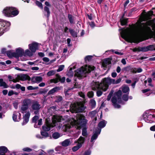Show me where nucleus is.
I'll use <instances>...</instances> for the list:
<instances>
[{
	"label": "nucleus",
	"instance_id": "f257e3e1",
	"mask_svg": "<svg viewBox=\"0 0 155 155\" xmlns=\"http://www.w3.org/2000/svg\"><path fill=\"white\" fill-rule=\"evenodd\" d=\"M142 25L141 22L138 21L136 25H133L130 28L122 29L120 32L121 37L123 39H143L140 38L143 33Z\"/></svg>",
	"mask_w": 155,
	"mask_h": 155
},
{
	"label": "nucleus",
	"instance_id": "f03ea898",
	"mask_svg": "<svg viewBox=\"0 0 155 155\" xmlns=\"http://www.w3.org/2000/svg\"><path fill=\"white\" fill-rule=\"evenodd\" d=\"M86 123L84 117L78 115L77 118V120L73 118L70 119L68 123L64 125L63 128L65 131H67L72 126H75L78 129L83 127L82 129V135L83 136H86L87 135V128L84 127Z\"/></svg>",
	"mask_w": 155,
	"mask_h": 155
},
{
	"label": "nucleus",
	"instance_id": "7ed1b4c3",
	"mask_svg": "<svg viewBox=\"0 0 155 155\" xmlns=\"http://www.w3.org/2000/svg\"><path fill=\"white\" fill-rule=\"evenodd\" d=\"M63 119V117L61 116L54 115L53 118V124H50L49 119H47L46 120V124L42 126V129L45 131H48L51 127H53L56 125L55 123L57 122H61Z\"/></svg>",
	"mask_w": 155,
	"mask_h": 155
},
{
	"label": "nucleus",
	"instance_id": "20e7f679",
	"mask_svg": "<svg viewBox=\"0 0 155 155\" xmlns=\"http://www.w3.org/2000/svg\"><path fill=\"white\" fill-rule=\"evenodd\" d=\"M3 13L7 17H12L17 15L19 11L16 8L13 7H7L3 9Z\"/></svg>",
	"mask_w": 155,
	"mask_h": 155
},
{
	"label": "nucleus",
	"instance_id": "39448f33",
	"mask_svg": "<svg viewBox=\"0 0 155 155\" xmlns=\"http://www.w3.org/2000/svg\"><path fill=\"white\" fill-rule=\"evenodd\" d=\"M6 54L9 58L13 57L17 58L19 57L24 56V49L21 48H18L15 49V52H13L10 50L7 51Z\"/></svg>",
	"mask_w": 155,
	"mask_h": 155
},
{
	"label": "nucleus",
	"instance_id": "423d86ee",
	"mask_svg": "<svg viewBox=\"0 0 155 155\" xmlns=\"http://www.w3.org/2000/svg\"><path fill=\"white\" fill-rule=\"evenodd\" d=\"M121 94L122 91L121 90H119L116 93L115 96L112 98V102L115 108H119L120 107V105H118L117 103L123 104L121 98Z\"/></svg>",
	"mask_w": 155,
	"mask_h": 155
},
{
	"label": "nucleus",
	"instance_id": "0eeeda50",
	"mask_svg": "<svg viewBox=\"0 0 155 155\" xmlns=\"http://www.w3.org/2000/svg\"><path fill=\"white\" fill-rule=\"evenodd\" d=\"M85 109L84 104L81 102H78L71 105L70 110L72 113L81 112Z\"/></svg>",
	"mask_w": 155,
	"mask_h": 155
},
{
	"label": "nucleus",
	"instance_id": "6e6552de",
	"mask_svg": "<svg viewBox=\"0 0 155 155\" xmlns=\"http://www.w3.org/2000/svg\"><path fill=\"white\" fill-rule=\"evenodd\" d=\"M10 25L9 21L0 19V36L9 29Z\"/></svg>",
	"mask_w": 155,
	"mask_h": 155
},
{
	"label": "nucleus",
	"instance_id": "1a4fd4ad",
	"mask_svg": "<svg viewBox=\"0 0 155 155\" xmlns=\"http://www.w3.org/2000/svg\"><path fill=\"white\" fill-rule=\"evenodd\" d=\"M87 65L82 66L81 68L76 71L74 74L75 77L79 78H82L87 76Z\"/></svg>",
	"mask_w": 155,
	"mask_h": 155
},
{
	"label": "nucleus",
	"instance_id": "9d476101",
	"mask_svg": "<svg viewBox=\"0 0 155 155\" xmlns=\"http://www.w3.org/2000/svg\"><path fill=\"white\" fill-rule=\"evenodd\" d=\"M153 21L152 20H150L146 22V24H143L145 28L147 30V33L151 37V38L155 37V31H153L150 27L148 26L152 25L153 23Z\"/></svg>",
	"mask_w": 155,
	"mask_h": 155
},
{
	"label": "nucleus",
	"instance_id": "9b49d317",
	"mask_svg": "<svg viewBox=\"0 0 155 155\" xmlns=\"http://www.w3.org/2000/svg\"><path fill=\"white\" fill-rule=\"evenodd\" d=\"M114 79L109 78H104L102 82L101 83V86H102V90L106 91L108 87V85L113 84Z\"/></svg>",
	"mask_w": 155,
	"mask_h": 155
},
{
	"label": "nucleus",
	"instance_id": "f8f14e48",
	"mask_svg": "<svg viewBox=\"0 0 155 155\" xmlns=\"http://www.w3.org/2000/svg\"><path fill=\"white\" fill-rule=\"evenodd\" d=\"M101 131V130L98 128L94 132L91 138V143L89 144V149L93 147L95 140L97 138L98 136L100 134Z\"/></svg>",
	"mask_w": 155,
	"mask_h": 155
},
{
	"label": "nucleus",
	"instance_id": "ddd939ff",
	"mask_svg": "<svg viewBox=\"0 0 155 155\" xmlns=\"http://www.w3.org/2000/svg\"><path fill=\"white\" fill-rule=\"evenodd\" d=\"M84 138L82 137H80L78 140H76L74 143H77L78 144L76 146H74L72 148V150L73 151L75 152L81 148L84 143Z\"/></svg>",
	"mask_w": 155,
	"mask_h": 155
},
{
	"label": "nucleus",
	"instance_id": "4468645a",
	"mask_svg": "<svg viewBox=\"0 0 155 155\" xmlns=\"http://www.w3.org/2000/svg\"><path fill=\"white\" fill-rule=\"evenodd\" d=\"M31 103L30 99H25L23 101V104L21 108V110L22 113H24L27 110Z\"/></svg>",
	"mask_w": 155,
	"mask_h": 155
},
{
	"label": "nucleus",
	"instance_id": "2eb2a0df",
	"mask_svg": "<svg viewBox=\"0 0 155 155\" xmlns=\"http://www.w3.org/2000/svg\"><path fill=\"white\" fill-rule=\"evenodd\" d=\"M155 117L154 115L148 114L145 112L143 114V118L145 121L148 123H151L153 122V118Z\"/></svg>",
	"mask_w": 155,
	"mask_h": 155
},
{
	"label": "nucleus",
	"instance_id": "dca6fc26",
	"mask_svg": "<svg viewBox=\"0 0 155 155\" xmlns=\"http://www.w3.org/2000/svg\"><path fill=\"white\" fill-rule=\"evenodd\" d=\"M38 44L37 42H33L28 45L29 49L33 53L38 49Z\"/></svg>",
	"mask_w": 155,
	"mask_h": 155
},
{
	"label": "nucleus",
	"instance_id": "f3484780",
	"mask_svg": "<svg viewBox=\"0 0 155 155\" xmlns=\"http://www.w3.org/2000/svg\"><path fill=\"white\" fill-rule=\"evenodd\" d=\"M91 86L93 90H96L98 89L102 90L103 87L101 86V83L99 82L93 81L91 83Z\"/></svg>",
	"mask_w": 155,
	"mask_h": 155
},
{
	"label": "nucleus",
	"instance_id": "a211bd4d",
	"mask_svg": "<svg viewBox=\"0 0 155 155\" xmlns=\"http://www.w3.org/2000/svg\"><path fill=\"white\" fill-rule=\"evenodd\" d=\"M76 64L75 63H74L70 66L71 67L70 68L69 70L68 71L67 74V75L69 77L71 78L73 76L74 72L72 70L73 69H74L76 68Z\"/></svg>",
	"mask_w": 155,
	"mask_h": 155
},
{
	"label": "nucleus",
	"instance_id": "6ab92c4d",
	"mask_svg": "<svg viewBox=\"0 0 155 155\" xmlns=\"http://www.w3.org/2000/svg\"><path fill=\"white\" fill-rule=\"evenodd\" d=\"M30 115V113L29 111L26 112L23 116V121L22 123V125H25L28 122Z\"/></svg>",
	"mask_w": 155,
	"mask_h": 155
},
{
	"label": "nucleus",
	"instance_id": "aec40b11",
	"mask_svg": "<svg viewBox=\"0 0 155 155\" xmlns=\"http://www.w3.org/2000/svg\"><path fill=\"white\" fill-rule=\"evenodd\" d=\"M56 76L58 77V78L53 79L50 80V83H57L58 82V80H60V81L62 83L64 82L65 80V78L64 77H63L62 78H61L60 76H58V74H56Z\"/></svg>",
	"mask_w": 155,
	"mask_h": 155
},
{
	"label": "nucleus",
	"instance_id": "412c9836",
	"mask_svg": "<svg viewBox=\"0 0 155 155\" xmlns=\"http://www.w3.org/2000/svg\"><path fill=\"white\" fill-rule=\"evenodd\" d=\"M21 116V114L20 113L14 112L12 116L13 120L15 122L19 121L20 120Z\"/></svg>",
	"mask_w": 155,
	"mask_h": 155
},
{
	"label": "nucleus",
	"instance_id": "4be33fe9",
	"mask_svg": "<svg viewBox=\"0 0 155 155\" xmlns=\"http://www.w3.org/2000/svg\"><path fill=\"white\" fill-rule=\"evenodd\" d=\"M31 108L33 110H38L41 108V105L38 102L34 101L33 103Z\"/></svg>",
	"mask_w": 155,
	"mask_h": 155
},
{
	"label": "nucleus",
	"instance_id": "5701e85b",
	"mask_svg": "<svg viewBox=\"0 0 155 155\" xmlns=\"http://www.w3.org/2000/svg\"><path fill=\"white\" fill-rule=\"evenodd\" d=\"M29 77L28 75L26 74H18L17 75L18 82L19 80L24 81L28 79Z\"/></svg>",
	"mask_w": 155,
	"mask_h": 155
},
{
	"label": "nucleus",
	"instance_id": "b1692460",
	"mask_svg": "<svg viewBox=\"0 0 155 155\" xmlns=\"http://www.w3.org/2000/svg\"><path fill=\"white\" fill-rule=\"evenodd\" d=\"M71 138L65 140L61 143V144L63 147H66L70 145L71 143Z\"/></svg>",
	"mask_w": 155,
	"mask_h": 155
},
{
	"label": "nucleus",
	"instance_id": "393cba45",
	"mask_svg": "<svg viewBox=\"0 0 155 155\" xmlns=\"http://www.w3.org/2000/svg\"><path fill=\"white\" fill-rule=\"evenodd\" d=\"M89 116L92 118H94L95 122L97 120V116H98L97 111L94 110L91 112L89 113Z\"/></svg>",
	"mask_w": 155,
	"mask_h": 155
},
{
	"label": "nucleus",
	"instance_id": "a878e982",
	"mask_svg": "<svg viewBox=\"0 0 155 155\" xmlns=\"http://www.w3.org/2000/svg\"><path fill=\"white\" fill-rule=\"evenodd\" d=\"M34 53L29 49H27L25 51L24 50V56H27L31 57L33 55Z\"/></svg>",
	"mask_w": 155,
	"mask_h": 155
},
{
	"label": "nucleus",
	"instance_id": "bb28decb",
	"mask_svg": "<svg viewBox=\"0 0 155 155\" xmlns=\"http://www.w3.org/2000/svg\"><path fill=\"white\" fill-rule=\"evenodd\" d=\"M142 92L143 93H146L147 92L146 95L147 96H149L151 93H153L155 94V90L152 91L150 89H147L142 90Z\"/></svg>",
	"mask_w": 155,
	"mask_h": 155
},
{
	"label": "nucleus",
	"instance_id": "cd10ccee",
	"mask_svg": "<svg viewBox=\"0 0 155 155\" xmlns=\"http://www.w3.org/2000/svg\"><path fill=\"white\" fill-rule=\"evenodd\" d=\"M42 80L43 78L41 76H35L33 77L32 78V80L33 82L38 83L41 81Z\"/></svg>",
	"mask_w": 155,
	"mask_h": 155
},
{
	"label": "nucleus",
	"instance_id": "c85d7f7f",
	"mask_svg": "<svg viewBox=\"0 0 155 155\" xmlns=\"http://www.w3.org/2000/svg\"><path fill=\"white\" fill-rule=\"evenodd\" d=\"M107 123V121L104 120H102L98 124V126L100 128V129L101 130V128L104 127L106 126Z\"/></svg>",
	"mask_w": 155,
	"mask_h": 155
},
{
	"label": "nucleus",
	"instance_id": "c756f323",
	"mask_svg": "<svg viewBox=\"0 0 155 155\" xmlns=\"http://www.w3.org/2000/svg\"><path fill=\"white\" fill-rule=\"evenodd\" d=\"M141 39H125L126 41L127 42L131 43H134L137 44L140 42L142 41Z\"/></svg>",
	"mask_w": 155,
	"mask_h": 155
},
{
	"label": "nucleus",
	"instance_id": "7c9ffc66",
	"mask_svg": "<svg viewBox=\"0 0 155 155\" xmlns=\"http://www.w3.org/2000/svg\"><path fill=\"white\" fill-rule=\"evenodd\" d=\"M44 14L45 16L48 18L50 14L49 8L47 6H45L44 8Z\"/></svg>",
	"mask_w": 155,
	"mask_h": 155
},
{
	"label": "nucleus",
	"instance_id": "2f4dec72",
	"mask_svg": "<svg viewBox=\"0 0 155 155\" xmlns=\"http://www.w3.org/2000/svg\"><path fill=\"white\" fill-rule=\"evenodd\" d=\"M8 78L10 81H12L14 83L18 82L17 75H15L14 77H13L10 75L8 76Z\"/></svg>",
	"mask_w": 155,
	"mask_h": 155
},
{
	"label": "nucleus",
	"instance_id": "473e14b6",
	"mask_svg": "<svg viewBox=\"0 0 155 155\" xmlns=\"http://www.w3.org/2000/svg\"><path fill=\"white\" fill-rule=\"evenodd\" d=\"M110 63L111 61L110 59L109 58H107L104 60L102 64L104 67H106L107 65L110 64Z\"/></svg>",
	"mask_w": 155,
	"mask_h": 155
},
{
	"label": "nucleus",
	"instance_id": "72a5a7b5",
	"mask_svg": "<svg viewBox=\"0 0 155 155\" xmlns=\"http://www.w3.org/2000/svg\"><path fill=\"white\" fill-rule=\"evenodd\" d=\"M89 105L91 107V109H93L95 107L96 103L94 99L90 100L89 103Z\"/></svg>",
	"mask_w": 155,
	"mask_h": 155
},
{
	"label": "nucleus",
	"instance_id": "f704fd0d",
	"mask_svg": "<svg viewBox=\"0 0 155 155\" xmlns=\"http://www.w3.org/2000/svg\"><path fill=\"white\" fill-rule=\"evenodd\" d=\"M60 90V88L58 87H55L51 90H50L48 93V94H51L54 93L55 92Z\"/></svg>",
	"mask_w": 155,
	"mask_h": 155
},
{
	"label": "nucleus",
	"instance_id": "c9c22d12",
	"mask_svg": "<svg viewBox=\"0 0 155 155\" xmlns=\"http://www.w3.org/2000/svg\"><path fill=\"white\" fill-rule=\"evenodd\" d=\"M121 89L123 93H128V94L130 90V89L128 87L126 86H123L122 87Z\"/></svg>",
	"mask_w": 155,
	"mask_h": 155
},
{
	"label": "nucleus",
	"instance_id": "e433bc0d",
	"mask_svg": "<svg viewBox=\"0 0 155 155\" xmlns=\"http://www.w3.org/2000/svg\"><path fill=\"white\" fill-rule=\"evenodd\" d=\"M8 151L7 148L5 146L0 147V153H5Z\"/></svg>",
	"mask_w": 155,
	"mask_h": 155
},
{
	"label": "nucleus",
	"instance_id": "4c0bfd02",
	"mask_svg": "<svg viewBox=\"0 0 155 155\" xmlns=\"http://www.w3.org/2000/svg\"><path fill=\"white\" fill-rule=\"evenodd\" d=\"M0 86L3 87L4 88H7L8 87V85L5 82L3 81V80L2 79H0Z\"/></svg>",
	"mask_w": 155,
	"mask_h": 155
},
{
	"label": "nucleus",
	"instance_id": "58836bf2",
	"mask_svg": "<svg viewBox=\"0 0 155 155\" xmlns=\"http://www.w3.org/2000/svg\"><path fill=\"white\" fill-rule=\"evenodd\" d=\"M127 18H124L123 17L120 20L121 25L122 26L126 25L127 23Z\"/></svg>",
	"mask_w": 155,
	"mask_h": 155
},
{
	"label": "nucleus",
	"instance_id": "ea45409f",
	"mask_svg": "<svg viewBox=\"0 0 155 155\" xmlns=\"http://www.w3.org/2000/svg\"><path fill=\"white\" fill-rule=\"evenodd\" d=\"M69 31L71 34L73 36L74 38L77 37V34L76 32H75L73 29H70Z\"/></svg>",
	"mask_w": 155,
	"mask_h": 155
},
{
	"label": "nucleus",
	"instance_id": "a19ab883",
	"mask_svg": "<svg viewBox=\"0 0 155 155\" xmlns=\"http://www.w3.org/2000/svg\"><path fill=\"white\" fill-rule=\"evenodd\" d=\"M142 71V69L140 68H134L132 72L133 73H140Z\"/></svg>",
	"mask_w": 155,
	"mask_h": 155
},
{
	"label": "nucleus",
	"instance_id": "79ce46f5",
	"mask_svg": "<svg viewBox=\"0 0 155 155\" xmlns=\"http://www.w3.org/2000/svg\"><path fill=\"white\" fill-rule=\"evenodd\" d=\"M95 68L94 66L91 65L88 66V73L94 71Z\"/></svg>",
	"mask_w": 155,
	"mask_h": 155
},
{
	"label": "nucleus",
	"instance_id": "37998d69",
	"mask_svg": "<svg viewBox=\"0 0 155 155\" xmlns=\"http://www.w3.org/2000/svg\"><path fill=\"white\" fill-rule=\"evenodd\" d=\"M56 72V70H51L48 71L47 73V75L48 76H51L54 75Z\"/></svg>",
	"mask_w": 155,
	"mask_h": 155
},
{
	"label": "nucleus",
	"instance_id": "c03bdc74",
	"mask_svg": "<svg viewBox=\"0 0 155 155\" xmlns=\"http://www.w3.org/2000/svg\"><path fill=\"white\" fill-rule=\"evenodd\" d=\"M148 51L155 50V45H151L147 46Z\"/></svg>",
	"mask_w": 155,
	"mask_h": 155
},
{
	"label": "nucleus",
	"instance_id": "a18cd8bd",
	"mask_svg": "<svg viewBox=\"0 0 155 155\" xmlns=\"http://www.w3.org/2000/svg\"><path fill=\"white\" fill-rule=\"evenodd\" d=\"M41 135L42 137L45 138L49 136V135L47 132L41 131Z\"/></svg>",
	"mask_w": 155,
	"mask_h": 155
},
{
	"label": "nucleus",
	"instance_id": "49530a36",
	"mask_svg": "<svg viewBox=\"0 0 155 155\" xmlns=\"http://www.w3.org/2000/svg\"><path fill=\"white\" fill-rule=\"evenodd\" d=\"M60 134L57 132L54 133L52 135L53 137L55 139H58L60 137Z\"/></svg>",
	"mask_w": 155,
	"mask_h": 155
},
{
	"label": "nucleus",
	"instance_id": "de8ad7c7",
	"mask_svg": "<svg viewBox=\"0 0 155 155\" xmlns=\"http://www.w3.org/2000/svg\"><path fill=\"white\" fill-rule=\"evenodd\" d=\"M35 3L36 5L39 7H40L41 9H43V6L41 3L38 1H36L35 2Z\"/></svg>",
	"mask_w": 155,
	"mask_h": 155
},
{
	"label": "nucleus",
	"instance_id": "09e8293b",
	"mask_svg": "<svg viewBox=\"0 0 155 155\" xmlns=\"http://www.w3.org/2000/svg\"><path fill=\"white\" fill-rule=\"evenodd\" d=\"M68 18L69 21L70 22L71 24L74 23V19L73 18L72 16L71 15H68Z\"/></svg>",
	"mask_w": 155,
	"mask_h": 155
},
{
	"label": "nucleus",
	"instance_id": "8fccbe9b",
	"mask_svg": "<svg viewBox=\"0 0 155 155\" xmlns=\"http://www.w3.org/2000/svg\"><path fill=\"white\" fill-rule=\"evenodd\" d=\"M78 88V87H77V86H76V84H74V87L71 88H69L66 91H64V93H65V95L67 96V95H69V94H68V91L69 90H72V89H73L74 88Z\"/></svg>",
	"mask_w": 155,
	"mask_h": 155
},
{
	"label": "nucleus",
	"instance_id": "3c124183",
	"mask_svg": "<svg viewBox=\"0 0 155 155\" xmlns=\"http://www.w3.org/2000/svg\"><path fill=\"white\" fill-rule=\"evenodd\" d=\"M44 153V152L41 150H39L36 152L35 154V155H42Z\"/></svg>",
	"mask_w": 155,
	"mask_h": 155
},
{
	"label": "nucleus",
	"instance_id": "603ef678",
	"mask_svg": "<svg viewBox=\"0 0 155 155\" xmlns=\"http://www.w3.org/2000/svg\"><path fill=\"white\" fill-rule=\"evenodd\" d=\"M140 51H148V49H147V47H139Z\"/></svg>",
	"mask_w": 155,
	"mask_h": 155
},
{
	"label": "nucleus",
	"instance_id": "864d4df0",
	"mask_svg": "<svg viewBox=\"0 0 155 155\" xmlns=\"http://www.w3.org/2000/svg\"><path fill=\"white\" fill-rule=\"evenodd\" d=\"M64 66L63 65H61L58 68L57 70V72H59L62 71L64 68Z\"/></svg>",
	"mask_w": 155,
	"mask_h": 155
},
{
	"label": "nucleus",
	"instance_id": "5fc2aeb1",
	"mask_svg": "<svg viewBox=\"0 0 155 155\" xmlns=\"http://www.w3.org/2000/svg\"><path fill=\"white\" fill-rule=\"evenodd\" d=\"M114 81H113V84H118L120 82L121 80V78H119L117 79L116 81H115V80L114 79Z\"/></svg>",
	"mask_w": 155,
	"mask_h": 155
},
{
	"label": "nucleus",
	"instance_id": "6e6d98bb",
	"mask_svg": "<svg viewBox=\"0 0 155 155\" xmlns=\"http://www.w3.org/2000/svg\"><path fill=\"white\" fill-rule=\"evenodd\" d=\"M122 99L125 101H127L128 99V95L127 94H124L123 96Z\"/></svg>",
	"mask_w": 155,
	"mask_h": 155
},
{
	"label": "nucleus",
	"instance_id": "4d7b16f0",
	"mask_svg": "<svg viewBox=\"0 0 155 155\" xmlns=\"http://www.w3.org/2000/svg\"><path fill=\"white\" fill-rule=\"evenodd\" d=\"M22 150L24 151H26V152H30L32 150L31 149V148H29V147H25L24 148H23L22 149Z\"/></svg>",
	"mask_w": 155,
	"mask_h": 155
},
{
	"label": "nucleus",
	"instance_id": "13d9d810",
	"mask_svg": "<svg viewBox=\"0 0 155 155\" xmlns=\"http://www.w3.org/2000/svg\"><path fill=\"white\" fill-rule=\"evenodd\" d=\"M39 119V117L38 116H35L32 119V122H35L37 120Z\"/></svg>",
	"mask_w": 155,
	"mask_h": 155
},
{
	"label": "nucleus",
	"instance_id": "bf43d9fd",
	"mask_svg": "<svg viewBox=\"0 0 155 155\" xmlns=\"http://www.w3.org/2000/svg\"><path fill=\"white\" fill-rule=\"evenodd\" d=\"M94 96V93L92 91H90L88 92V97H92Z\"/></svg>",
	"mask_w": 155,
	"mask_h": 155
},
{
	"label": "nucleus",
	"instance_id": "052dcab7",
	"mask_svg": "<svg viewBox=\"0 0 155 155\" xmlns=\"http://www.w3.org/2000/svg\"><path fill=\"white\" fill-rule=\"evenodd\" d=\"M38 88V87H33L32 86H28L27 87V89L28 90H30L36 89Z\"/></svg>",
	"mask_w": 155,
	"mask_h": 155
},
{
	"label": "nucleus",
	"instance_id": "680f3d73",
	"mask_svg": "<svg viewBox=\"0 0 155 155\" xmlns=\"http://www.w3.org/2000/svg\"><path fill=\"white\" fill-rule=\"evenodd\" d=\"M57 99L56 101V102H58L60 101H61L62 99V98L61 96H58L57 97Z\"/></svg>",
	"mask_w": 155,
	"mask_h": 155
},
{
	"label": "nucleus",
	"instance_id": "e2e57ef3",
	"mask_svg": "<svg viewBox=\"0 0 155 155\" xmlns=\"http://www.w3.org/2000/svg\"><path fill=\"white\" fill-rule=\"evenodd\" d=\"M153 14V12L152 11H150L147 13V15H146V16L148 18H149Z\"/></svg>",
	"mask_w": 155,
	"mask_h": 155
},
{
	"label": "nucleus",
	"instance_id": "0e129e2a",
	"mask_svg": "<svg viewBox=\"0 0 155 155\" xmlns=\"http://www.w3.org/2000/svg\"><path fill=\"white\" fill-rule=\"evenodd\" d=\"M102 94V92L100 90H98L97 92V95L98 97L100 96Z\"/></svg>",
	"mask_w": 155,
	"mask_h": 155
},
{
	"label": "nucleus",
	"instance_id": "69168bd1",
	"mask_svg": "<svg viewBox=\"0 0 155 155\" xmlns=\"http://www.w3.org/2000/svg\"><path fill=\"white\" fill-rule=\"evenodd\" d=\"M39 69V68L37 67H32L31 68V70L33 71H38Z\"/></svg>",
	"mask_w": 155,
	"mask_h": 155
},
{
	"label": "nucleus",
	"instance_id": "338daca9",
	"mask_svg": "<svg viewBox=\"0 0 155 155\" xmlns=\"http://www.w3.org/2000/svg\"><path fill=\"white\" fill-rule=\"evenodd\" d=\"M14 93V91L13 90H11L8 92V95L9 96H11L13 95Z\"/></svg>",
	"mask_w": 155,
	"mask_h": 155
},
{
	"label": "nucleus",
	"instance_id": "774afa93",
	"mask_svg": "<svg viewBox=\"0 0 155 155\" xmlns=\"http://www.w3.org/2000/svg\"><path fill=\"white\" fill-rule=\"evenodd\" d=\"M43 60L45 62H48L49 61V59L47 57H44L43 58Z\"/></svg>",
	"mask_w": 155,
	"mask_h": 155
}]
</instances>
